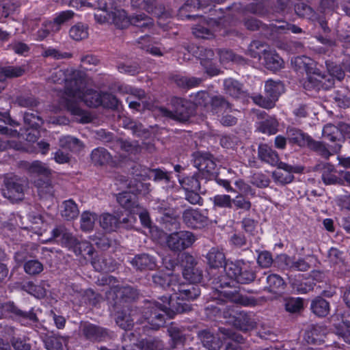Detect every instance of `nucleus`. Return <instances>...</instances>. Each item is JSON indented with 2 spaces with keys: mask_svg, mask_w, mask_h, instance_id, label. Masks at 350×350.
Returning <instances> with one entry per match:
<instances>
[{
  "mask_svg": "<svg viewBox=\"0 0 350 350\" xmlns=\"http://www.w3.org/2000/svg\"><path fill=\"white\" fill-rule=\"evenodd\" d=\"M64 80V90L58 101L59 106L70 114L80 116L81 122H90L89 113L80 107V103H83L90 108L100 107V91L88 88L86 74L79 70H71Z\"/></svg>",
  "mask_w": 350,
  "mask_h": 350,
  "instance_id": "f257e3e1",
  "label": "nucleus"
},
{
  "mask_svg": "<svg viewBox=\"0 0 350 350\" xmlns=\"http://www.w3.org/2000/svg\"><path fill=\"white\" fill-rule=\"evenodd\" d=\"M162 301H148L144 308L143 315L153 329H157L165 323V314L173 318L176 314L191 310V306L176 293L173 296H163Z\"/></svg>",
  "mask_w": 350,
  "mask_h": 350,
  "instance_id": "f03ea898",
  "label": "nucleus"
},
{
  "mask_svg": "<svg viewBox=\"0 0 350 350\" xmlns=\"http://www.w3.org/2000/svg\"><path fill=\"white\" fill-rule=\"evenodd\" d=\"M224 271V274L218 278L221 288L232 286L235 282L249 284L256 278L255 271L243 262H227Z\"/></svg>",
  "mask_w": 350,
  "mask_h": 350,
  "instance_id": "7ed1b4c3",
  "label": "nucleus"
},
{
  "mask_svg": "<svg viewBox=\"0 0 350 350\" xmlns=\"http://www.w3.org/2000/svg\"><path fill=\"white\" fill-rule=\"evenodd\" d=\"M52 239L72 250L77 256L91 258L95 252L92 245L86 241H79L67 229L58 226L52 230Z\"/></svg>",
  "mask_w": 350,
  "mask_h": 350,
  "instance_id": "20e7f679",
  "label": "nucleus"
},
{
  "mask_svg": "<svg viewBox=\"0 0 350 350\" xmlns=\"http://www.w3.org/2000/svg\"><path fill=\"white\" fill-rule=\"evenodd\" d=\"M286 135L291 146L307 148L317 153H331L323 142L314 139L308 133L296 126H288Z\"/></svg>",
  "mask_w": 350,
  "mask_h": 350,
  "instance_id": "39448f33",
  "label": "nucleus"
},
{
  "mask_svg": "<svg viewBox=\"0 0 350 350\" xmlns=\"http://www.w3.org/2000/svg\"><path fill=\"white\" fill-rule=\"evenodd\" d=\"M170 105L172 109L165 107L159 108L161 116L180 122H187L195 115V107L192 102L184 98L173 96Z\"/></svg>",
  "mask_w": 350,
  "mask_h": 350,
  "instance_id": "423d86ee",
  "label": "nucleus"
},
{
  "mask_svg": "<svg viewBox=\"0 0 350 350\" xmlns=\"http://www.w3.org/2000/svg\"><path fill=\"white\" fill-rule=\"evenodd\" d=\"M323 135L329 142L327 146L333 153H339L342 144L348 141L350 144V124L343 122L338 126L327 124L323 127Z\"/></svg>",
  "mask_w": 350,
  "mask_h": 350,
  "instance_id": "0eeeda50",
  "label": "nucleus"
},
{
  "mask_svg": "<svg viewBox=\"0 0 350 350\" xmlns=\"http://www.w3.org/2000/svg\"><path fill=\"white\" fill-rule=\"evenodd\" d=\"M295 64L298 67L297 70H304L306 73V79L303 83L306 90L319 92L322 90L321 79L319 77L320 70L315 67L312 59L306 56L297 57Z\"/></svg>",
  "mask_w": 350,
  "mask_h": 350,
  "instance_id": "6e6552de",
  "label": "nucleus"
},
{
  "mask_svg": "<svg viewBox=\"0 0 350 350\" xmlns=\"http://www.w3.org/2000/svg\"><path fill=\"white\" fill-rule=\"evenodd\" d=\"M284 87L281 81L267 80L265 85V96L260 94L254 97L256 104L265 109H271L275 106V102L284 92Z\"/></svg>",
  "mask_w": 350,
  "mask_h": 350,
  "instance_id": "1a4fd4ad",
  "label": "nucleus"
},
{
  "mask_svg": "<svg viewBox=\"0 0 350 350\" xmlns=\"http://www.w3.org/2000/svg\"><path fill=\"white\" fill-rule=\"evenodd\" d=\"M193 55L200 60V64L209 77H215L219 74L220 70L216 65L213 49L198 46L193 49Z\"/></svg>",
  "mask_w": 350,
  "mask_h": 350,
  "instance_id": "9d476101",
  "label": "nucleus"
},
{
  "mask_svg": "<svg viewBox=\"0 0 350 350\" xmlns=\"http://www.w3.org/2000/svg\"><path fill=\"white\" fill-rule=\"evenodd\" d=\"M24 180L15 175H7L4 178L3 196L12 202L21 200L23 198Z\"/></svg>",
  "mask_w": 350,
  "mask_h": 350,
  "instance_id": "9b49d317",
  "label": "nucleus"
},
{
  "mask_svg": "<svg viewBox=\"0 0 350 350\" xmlns=\"http://www.w3.org/2000/svg\"><path fill=\"white\" fill-rule=\"evenodd\" d=\"M139 6L148 13L157 17L159 20L158 24L163 27L165 24L161 23V20H167L172 17L173 12L167 10L163 3L160 0H142Z\"/></svg>",
  "mask_w": 350,
  "mask_h": 350,
  "instance_id": "f8f14e48",
  "label": "nucleus"
},
{
  "mask_svg": "<svg viewBox=\"0 0 350 350\" xmlns=\"http://www.w3.org/2000/svg\"><path fill=\"white\" fill-rule=\"evenodd\" d=\"M196 241L194 234L189 231H179L170 234L167 245L173 251H181L190 247Z\"/></svg>",
  "mask_w": 350,
  "mask_h": 350,
  "instance_id": "ddd939ff",
  "label": "nucleus"
},
{
  "mask_svg": "<svg viewBox=\"0 0 350 350\" xmlns=\"http://www.w3.org/2000/svg\"><path fill=\"white\" fill-rule=\"evenodd\" d=\"M5 311L10 314V317L18 321L23 325H30L36 323L38 319L33 312V309L24 310L13 302L5 303Z\"/></svg>",
  "mask_w": 350,
  "mask_h": 350,
  "instance_id": "4468645a",
  "label": "nucleus"
},
{
  "mask_svg": "<svg viewBox=\"0 0 350 350\" xmlns=\"http://www.w3.org/2000/svg\"><path fill=\"white\" fill-rule=\"evenodd\" d=\"M198 23L192 28L193 34L200 38L210 39L214 36V33L220 31L215 27L217 21L214 19L206 20L204 16L199 15L197 17Z\"/></svg>",
  "mask_w": 350,
  "mask_h": 350,
  "instance_id": "2eb2a0df",
  "label": "nucleus"
},
{
  "mask_svg": "<svg viewBox=\"0 0 350 350\" xmlns=\"http://www.w3.org/2000/svg\"><path fill=\"white\" fill-rule=\"evenodd\" d=\"M80 332L86 340L92 342H100L109 338L107 329L88 322L81 324Z\"/></svg>",
  "mask_w": 350,
  "mask_h": 350,
  "instance_id": "dca6fc26",
  "label": "nucleus"
},
{
  "mask_svg": "<svg viewBox=\"0 0 350 350\" xmlns=\"http://www.w3.org/2000/svg\"><path fill=\"white\" fill-rule=\"evenodd\" d=\"M137 295V291L130 286H114L107 293V299H112L116 303L122 299H134Z\"/></svg>",
  "mask_w": 350,
  "mask_h": 350,
  "instance_id": "f3484780",
  "label": "nucleus"
},
{
  "mask_svg": "<svg viewBox=\"0 0 350 350\" xmlns=\"http://www.w3.org/2000/svg\"><path fill=\"white\" fill-rule=\"evenodd\" d=\"M183 219L185 224L190 228H200L208 224V217L199 211L189 208L185 210L183 214Z\"/></svg>",
  "mask_w": 350,
  "mask_h": 350,
  "instance_id": "a211bd4d",
  "label": "nucleus"
},
{
  "mask_svg": "<svg viewBox=\"0 0 350 350\" xmlns=\"http://www.w3.org/2000/svg\"><path fill=\"white\" fill-rule=\"evenodd\" d=\"M198 338L200 340L203 347L208 350H219L224 340L218 334H215L208 329L198 331Z\"/></svg>",
  "mask_w": 350,
  "mask_h": 350,
  "instance_id": "6ab92c4d",
  "label": "nucleus"
},
{
  "mask_svg": "<svg viewBox=\"0 0 350 350\" xmlns=\"http://www.w3.org/2000/svg\"><path fill=\"white\" fill-rule=\"evenodd\" d=\"M131 265L139 271H152L157 267V259L149 254L136 255L131 261Z\"/></svg>",
  "mask_w": 350,
  "mask_h": 350,
  "instance_id": "aec40b11",
  "label": "nucleus"
},
{
  "mask_svg": "<svg viewBox=\"0 0 350 350\" xmlns=\"http://www.w3.org/2000/svg\"><path fill=\"white\" fill-rule=\"evenodd\" d=\"M14 259L18 264L25 262L23 267L25 272L30 275L40 273L44 269L43 265L38 260H26L27 257L24 252H18L15 254Z\"/></svg>",
  "mask_w": 350,
  "mask_h": 350,
  "instance_id": "412c9836",
  "label": "nucleus"
},
{
  "mask_svg": "<svg viewBox=\"0 0 350 350\" xmlns=\"http://www.w3.org/2000/svg\"><path fill=\"white\" fill-rule=\"evenodd\" d=\"M327 329L319 325H309L305 332L304 338L308 344L319 345L324 341Z\"/></svg>",
  "mask_w": 350,
  "mask_h": 350,
  "instance_id": "4be33fe9",
  "label": "nucleus"
},
{
  "mask_svg": "<svg viewBox=\"0 0 350 350\" xmlns=\"http://www.w3.org/2000/svg\"><path fill=\"white\" fill-rule=\"evenodd\" d=\"M258 159H260L261 162L267 163L271 166H276L278 168L284 170H294L297 173H301L304 170L302 166L290 165L280 161L278 154H258Z\"/></svg>",
  "mask_w": 350,
  "mask_h": 350,
  "instance_id": "5701e85b",
  "label": "nucleus"
},
{
  "mask_svg": "<svg viewBox=\"0 0 350 350\" xmlns=\"http://www.w3.org/2000/svg\"><path fill=\"white\" fill-rule=\"evenodd\" d=\"M22 165L27 170L28 172L34 179L38 178H47L51 175V170L40 161H35L31 163L29 162H23Z\"/></svg>",
  "mask_w": 350,
  "mask_h": 350,
  "instance_id": "b1692460",
  "label": "nucleus"
},
{
  "mask_svg": "<svg viewBox=\"0 0 350 350\" xmlns=\"http://www.w3.org/2000/svg\"><path fill=\"white\" fill-rule=\"evenodd\" d=\"M59 145L63 150L71 153H79L84 148V145L81 140L70 135L61 137Z\"/></svg>",
  "mask_w": 350,
  "mask_h": 350,
  "instance_id": "393cba45",
  "label": "nucleus"
},
{
  "mask_svg": "<svg viewBox=\"0 0 350 350\" xmlns=\"http://www.w3.org/2000/svg\"><path fill=\"white\" fill-rule=\"evenodd\" d=\"M262 59L265 68L273 72L280 70L284 64L283 59L275 51H265Z\"/></svg>",
  "mask_w": 350,
  "mask_h": 350,
  "instance_id": "a878e982",
  "label": "nucleus"
},
{
  "mask_svg": "<svg viewBox=\"0 0 350 350\" xmlns=\"http://www.w3.org/2000/svg\"><path fill=\"white\" fill-rule=\"evenodd\" d=\"M211 156V154H196L193 159L194 166L200 172L211 174L216 165Z\"/></svg>",
  "mask_w": 350,
  "mask_h": 350,
  "instance_id": "bb28decb",
  "label": "nucleus"
},
{
  "mask_svg": "<svg viewBox=\"0 0 350 350\" xmlns=\"http://www.w3.org/2000/svg\"><path fill=\"white\" fill-rule=\"evenodd\" d=\"M230 6H227L225 8H217L216 5H214L213 8H211L208 11V16L204 18L206 20L214 19L217 21L215 27L219 28V30H221L222 27L225 25L226 22L228 20L229 16L225 14L224 10H230Z\"/></svg>",
  "mask_w": 350,
  "mask_h": 350,
  "instance_id": "cd10ccee",
  "label": "nucleus"
},
{
  "mask_svg": "<svg viewBox=\"0 0 350 350\" xmlns=\"http://www.w3.org/2000/svg\"><path fill=\"white\" fill-rule=\"evenodd\" d=\"M117 201L119 204L131 214L134 209H137L140 205L137 202V196L130 192H122L117 196Z\"/></svg>",
  "mask_w": 350,
  "mask_h": 350,
  "instance_id": "c85d7f7f",
  "label": "nucleus"
},
{
  "mask_svg": "<svg viewBox=\"0 0 350 350\" xmlns=\"http://www.w3.org/2000/svg\"><path fill=\"white\" fill-rule=\"evenodd\" d=\"M172 81L179 88L183 89H191L199 86L202 79L198 77H188L180 74L174 75Z\"/></svg>",
  "mask_w": 350,
  "mask_h": 350,
  "instance_id": "c756f323",
  "label": "nucleus"
},
{
  "mask_svg": "<svg viewBox=\"0 0 350 350\" xmlns=\"http://www.w3.org/2000/svg\"><path fill=\"white\" fill-rule=\"evenodd\" d=\"M98 219L100 227L109 232L116 230L121 224L118 217L109 213L100 215Z\"/></svg>",
  "mask_w": 350,
  "mask_h": 350,
  "instance_id": "7c9ffc66",
  "label": "nucleus"
},
{
  "mask_svg": "<svg viewBox=\"0 0 350 350\" xmlns=\"http://www.w3.org/2000/svg\"><path fill=\"white\" fill-rule=\"evenodd\" d=\"M206 259L208 263L212 267L216 268L225 266V263L228 261H225V255L222 251L217 247H213L206 254Z\"/></svg>",
  "mask_w": 350,
  "mask_h": 350,
  "instance_id": "2f4dec72",
  "label": "nucleus"
},
{
  "mask_svg": "<svg viewBox=\"0 0 350 350\" xmlns=\"http://www.w3.org/2000/svg\"><path fill=\"white\" fill-rule=\"evenodd\" d=\"M278 125L279 124L276 119L269 118L258 122L256 130L263 134L271 135L278 132Z\"/></svg>",
  "mask_w": 350,
  "mask_h": 350,
  "instance_id": "473e14b6",
  "label": "nucleus"
},
{
  "mask_svg": "<svg viewBox=\"0 0 350 350\" xmlns=\"http://www.w3.org/2000/svg\"><path fill=\"white\" fill-rule=\"evenodd\" d=\"M310 308L314 314L323 317L329 312V304L325 299L317 297L312 301Z\"/></svg>",
  "mask_w": 350,
  "mask_h": 350,
  "instance_id": "72a5a7b5",
  "label": "nucleus"
},
{
  "mask_svg": "<svg viewBox=\"0 0 350 350\" xmlns=\"http://www.w3.org/2000/svg\"><path fill=\"white\" fill-rule=\"evenodd\" d=\"M69 337L60 336H46L43 342L48 350H62L63 345H67Z\"/></svg>",
  "mask_w": 350,
  "mask_h": 350,
  "instance_id": "f704fd0d",
  "label": "nucleus"
},
{
  "mask_svg": "<svg viewBox=\"0 0 350 350\" xmlns=\"http://www.w3.org/2000/svg\"><path fill=\"white\" fill-rule=\"evenodd\" d=\"M267 286L265 287V290L270 293H276L281 290H283L285 286V282L283 278L278 274H269L267 277Z\"/></svg>",
  "mask_w": 350,
  "mask_h": 350,
  "instance_id": "c9c22d12",
  "label": "nucleus"
},
{
  "mask_svg": "<svg viewBox=\"0 0 350 350\" xmlns=\"http://www.w3.org/2000/svg\"><path fill=\"white\" fill-rule=\"evenodd\" d=\"M178 291L181 299L185 300H193L200 295L199 286L192 284L179 286Z\"/></svg>",
  "mask_w": 350,
  "mask_h": 350,
  "instance_id": "e433bc0d",
  "label": "nucleus"
},
{
  "mask_svg": "<svg viewBox=\"0 0 350 350\" xmlns=\"http://www.w3.org/2000/svg\"><path fill=\"white\" fill-rule=\"evenodd\" d=\"M35 186L38 189V194L40 197H46V196H52L53 188L51 184L50 176L47 178H38L33 180Z\"/></svg>",
  "mask_w": 350,
  "mask_h": 350,
  "instance_id": "4c0bfd02",
  "label": "nucleus"
},
{
  "mask_svg": "<svg viewBox=\"0 0 350 350\" xmlns=\"http://www.w3.org/2000/svg\"><path fill=\"white\" fill-rule=\"evenodd\" d=\"M77 205L72 200H65L62 203L61 214L66 220H72L79 215Z\"/></svg>",
  "mask_w": 350,
  "mask_h": 350,
  "instance_id": "58836bf2",
  "label": "nucleus"
},
{
  "mask_svg": "<svg viewBox=\"0 0 350 350\" xmlns=\"http://www.w3.org/2000/svg\"><path fill=\"white\" fill-rule=\"evenodd\" d=\"M111 13L113 23L118 29H125L130 25L131 16H129L124 10H116Z\"/></svg>",
  "mask_w": 350,
  "mask_h": 350,
  "instance_id": "ea45409f",
  "label": "nucleus"
},
{
  "mask_svg": "<svg viewBox=\"0 0 350 350\" xmlns=\"http://www.w3.org/2000/svg\"><path fill=\"white\" fill-rule=\"evenodd\" d=\"M90 259L93 267L97 271L108 272L113 271L114 269L111 259H108L104 256H92Z\"/></svg>",
  "mask_w": 350,
  "mask_h": 350,
  "instance_id": "a19ab883",
  "label": "nucleus"
},
{
  "mask_svg": "<svg viewBox=\"0 0 350 350\" xmlns=\"http://www.w3.org/2000/svg\"><path fill=\"white\" fill-rule=\"evenodd\" d=\"M224 85L226 94L233 98H239L243 93V85L237 80L232 79H225Z\"/></svg>",
  "mask_w": 350,
  "mask_h": 350,
  "instance_id": "79ce46f5",
  "label": "nucleus"
},
{
  "mask_svg": "<svg viewBox=\"0 0 350 350\" xmlns=\"http://www.w3.org/2000/svg\"><path fill=\"white\" fill-rule=\"evenodd\" d=\"M210 102L212 110L216 113L232 111V105L222 96H215Z\"/></svg>",
  "mask_w": 350,
  "mask_h": 350,
  "instance_id": "37998d69",
  "label": "nucleus"
},
{
  "mask_svg": "<svg viewBox=\"0 0 350 350\" xmlns=\"http://www.w3.org/2000/svg\"><path fill=\"white\" fill-rule=\"evenodd\" d=\"M194 4H200V0H187L185 3L178 9L176 16L178 19L182 21H196L199 14H189L187 12V8Z\"/></svg>",
  "mask_w": 350,
  "mask_h": 350,
  "instance_id": "c03bdc74",
  "label": "nucleus"
},
{
  "mask_svg": "<svg viewBox=\"0 0 350 350\" xmlns=\"http://www.w3.org/2000/svg\"><path fill=\"white\" fill-rule=\"evenodd\" d=\"M130 20V25L140 28L142 31H144L146 29H150L153 25L150 18L144 13L131 16Z\"/></svg>",
  "mask_w": 350,
  "mask_h": 350,
  "instance_id": "a18cd8bd",
  "label": "nucleus"
},
{
  "mask_svg": "<svg viewBox=\"0 0 350 350\" xmlns=\"http://www.w3.org/2000/svg\"><path fill=\"white\" fill-rule=\"evenodd\" d=\"M152 281L156 286L167 289L172 285V275L159 271L152 275Z\"/></svg>",
  "mask_w": 350,
  "mask_h": 350,
  "instance_id": "49530a36",
  "label": "nucleus"
},
{
  "mask_svg": "<svg viewBox=\"0 0 350 350\" xmlns=\"http://www.w3.org/2000/svg\"><path fill=\"white\" fill-rule=\"evenodd\" d=\"M270 27L271 32L277 33H286L288 32L299 33L302 32L301 28L286 21H281V24L279 25L271 24Z\"/></svg>",
  "mask_w": 350,
  "mask_h": 350,
  "instance_id": "de8ad7c7",
  "label": "nucleus"
},
{
  "mask_svg": "<svg viewBox=\"0 0 350 350\" xmlns=\"http://www.w3.org/2000/svg\"><path fill=\"white\" fill-rule=\"evenodd\" d=\"M69 34L76 41L82 40L88 37V27L82 23H78L70 28Z\"/></svg>",
  "mask_w": 350,
  "mask_h": 350,
  "instance_id": "09e8293b",
  "label": "nucleus"
},
{
  "mask_svg": "<svg viewBox=\"0 0 350 350\" xmlns=\"http://www.w3.org/2000/svg\"><path fill=\"white\" fill-rule=\"evenodd\" d=\"M191 101L194 105L195 111H196L197 107H206L210 103L209 93L205 90L198 91L196 94H191L190 95Z\"/></svg>",
  "mask_w": 350,
  "mask_h": 350,
  "instance_id": "8fccbe9b",
  "label": "nucleus"
},
{
  "mask_svg": "<svg viewBox=\"0 0 350 350\" xmlns=\"http://www.w3.org/2000/svg\"><path fill=\"white\" fill-rule=\"evenodd\" d=\"M100 98L102 103L100 107H103L105 109H110L113 110L118 109L119 100L113 94L107 92L100 91Z\"/></svg>",
  "mask_w": 350,
  "mask_h": 350,
  "instance_id": "3c124183",
  "label": "nucleus"
},
{
  "mask_svg": "<svg viewBox=\"0 0 350 350\" xmlns=\"http://www.w3.org/2000/svg\"><path fill=\"white\" fill-rule=\"evenodd\" d=\"M97 219L96 214L90 211H85L81 215V228L83 231L89 232L93 230L95 221Z\"/></svg>",
  "mask_w": 350,
  "mask_h": 350,
  "instance_id": "603ef678",
  "label": "nucleus"
},
{
  "mask_svg": "<svg viewBox=\"0 0 350 350\" xmlns=\"http://www.w3.org/2000/svg\"><path fill=\"white\" fill-rule=\"evenodd\" d=\"M137 342L138 338L135 334L126 332L122 336V349L140 350L142 347L137 344Z\"/></svg>",
  "mask_w": 350,
  "mask_h": 350,
  "instance_id": "864d4df0",
  "label": "nucleus"
},
{
  "mask_svg": "<svg viewBox=\"0 0 350 350\" xmlns=\"http://www.w3.org/2000/svg\"><path fill=\"white\" fill-rule=\"evenodd\" d=\"M293 173L296 172L294 170H284V172L278 170L272 173V177L276 183L284 185L293 180L294 176Z\"/></svg>",
  "mask_w": 350,
  "mask_h": 350,
  "instance_id": "5fc2aeb1",
  "label": "nucleus"
},
{
  "mask_svg": "<svg viewBox=\"0 0 350 350\" xmlns=\"http://www.w3.org/2000/svg\"><path fill=\"white\" fill-rule=\"evenodd\" d=\"M134 319L131 317L130 314H127L125 311L118 312L116 317V324L124 330H129L133 326Z\"/></svg>",
  "mask_w": 350,
  "mask_h": 350,
  "instance_id": "6e6d98bb",
  "label": "nucleus"
},
{
  "mask_svg": "<svg viewBox=\"0 0 350 350\" xmlns=\"http://www.w3.org/2000/svg\"><path fill=\"white\" fill-rule=\"evenodd\" d=\"M285 309L290 313H298L304 308V300L300 297H291L285 300Z\"/></svg>",
  "mask_w": 350,
  "mask_h": 350,
  "instance_id": "4d7b16f0",
  "label": "nucleus"
},
{
  "mask_svg": "<svg viewBox=\"0 0 350 350\" xmlns=\"http://www.w3.org/2000/svg\"><path fill=\"white\" fill-rule=\"evenodd\" d=\"M265 44L263 42L260 40H253L248 48V53L252 58H258L262 59V54L265 51H267L265 48Z\"/></svg>",
  "mask_w": 350,
  "mask_h": 350,
  "instance_id": "13d9d810",
  "label": "nucleus"
},
{
  "mask_svg": "<svg viewBox=\"0 0 350 350\" xmlns=\"http://www.w3.org/2000/svg\"><path fill=\"white\" fill-rule=\"evenodd\" d=\"M202 269L199 267L191 269L183 270V275L185 280L191 283H199L203 277Z\"/></svg>",
  "mask_w": 350,
  "mask_h": 350,
  "instance_id": "bf43d9fd",
  "label": "nucleus"
},
{
  "mask_svg": "<svg viewBox=\"0 0 350 350\" xmlns=\"http://www.w3.org/2000/svg\"><path fill=\"white\" fill-rule=\"evenodd\" d=\"M40 127H25L20 129L18 134L21 137L29 142H36L39 138L40 133Z\"/></svg>",
  "mask_w": 350,
  "mask_h": 350,
  "instance_id": "052dcab7",
  "label": "nucleus"
},
{
  "mask_svg": "<svg viewBox=\"0 0 350 350\" xmlns=\"http://www.w3.org/2000/svg\"><path fill=\"white\" fill-rule=\"evenodd\" d=\"M116 145L120 148L122 151L127 153H137L139 146L137 141H131L129 139H118Z\"/></svg>",
  "mask_w": 350,
  "mask_h": 350,
  "instance_id": "680f3d73",
  "label": "nucleus"
},
{
  "mask_svg": "<svg viewBox=\"0 0 350 350\" xmlns=\"http://www.w3.org/2000/svg\"><path fill=\"white\" fill-rule=\"evenodd\" d=\"M44 57H52L54 59L59 60L64 59H70L72 54L69 52H62L53 47H49L42 52Z\"/></svg>",
  "mask_w": 350,
  "mask_h": 350,
  "instance_id": "e2e57ef3",
  "label": "nucleus"
},
{
  "mask_svg": "<svg viewBox=\"0 0 350 350\" xmlns=\"http://www.w3.org/2000/svg\"><path fill=\"white\" fill-rule=\"evenodd\" d=\"M325 65L328 75L333 76V77L338 81H341L344 79L345 72L340 66L329 60L325 61Z\"/></svg>",
  "mask_w": 350,
  "mask_h": 350,
  "instance_id": "0e129e2a",
  "label": "nucleus"
},
{
  "mask_svg": "<svg viewBox=\"0 0 350 350\" xmlns=\"http://www.w3.org/2000/svg\"><path fill=\"white\" fill-rule=\"evenodd\" d=\"M295 12L297 16L302 18H310L314 15V10L304 2L295 4Z\"/></svg>",
  "mask_w": 350,
  "mask_h": 350,
  "instance_id": "69168bd1",
  "label": "nucleus"
},
{
  "mask_svg": "<svg viewBox=\"0 0 350 350\" xmlns=\"http://www.w3.org/2000/svg\"><path fill=\"white\" fill-rule=\"evenodd\" d=\"M6 79L22 77L25 73V66H5L4 71Z\"/></svg>",
  "mask_w": 350,
  "mask_h": 350,
  "instance_id": "338daca9",
  "label": "nucleus"
},
{
  "mask_svg": "<svg viewBox=\"0 0 350 350\" xmlns=\"http://www.w3.org/2000/svg\"><path fill=\"white\" fill-rule=\"evenodd\" d=\"M23 120L25 127H40L43 123L42 119L33 112H25Z\"/></svg>",
  "mask_w": 350,
  "mask_h": 350,
  "instance_id": "774afa93",
  "label": "nucleus"
}]
</instances>
